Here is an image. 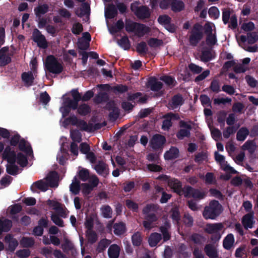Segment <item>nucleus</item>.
Returning a JSON list of instances; mask_svg holds the SVG:
<instances>
[{"mask_svg":"<svg viewBox=\"0 0 258 258\" xmlns=\"http://www.w3.org/2000/svg\"><path fill=\"white\" fill-rule=\"evenodd\" d=\"M19 150L25 152L28 156L33 155V150L30 145H27L26 142L24 139H21L18 144Z\"/></svg>","mask_w":258,"mask_h":258,"instance_id":"29","label":"nucleus"},{"mask_svg":"<svg viewBox=\"0 0 258 258\" xmlns=\"http://www.w3.org/2000/svg\"><path fill=\"white\" fill-rule=\"evenodd\" d=\"M62 117L64 118L62 123L64 127H66L69 125L76 126L81 131H90L89 126L87 125V122L84 120L78 118L74 114L67 117L69 114H62Z\"/></svg>","mask_w":258,"mask_h":258,"instance_id":"5","label":"nucleus"},{"mask_svg":"<svg viewBox=\"0 0 258 258\" xmlns=\"http://www.w3.org/2000/svg\"><path fill=\"white\" fill-rule=\"evenodd\" d=\"M109 100V96L106 92H100L93 98L94 102L96 104L106 102Z\"/></svg>","mask_w":258,"mask_h":258,"instance_id":"40","label":"nucleus"},{"mask_svg":"<svg viewBox=\"0 0 258 258\" xmlns=\"http://www.w3.org/2000/svg\"><path fill=\"white\" fill-rule=\"evenodd\" d=\"M253 216L251 213L245 215L242 219V223L245 229L251 228L253 224Z\"/></svg>","mask_w":258,"mask_h":258,"instance_id":"33","label":"nucleus"},{"mask_svg":"<svg viewBox=\"0 0 258 258\" xmlns=\"http://www.w3.org/2000/svg\"><path fill=\"white\" fill-rule=\"evenodd\" d=\"M5 242L8 244V246L6 248V250L11 252H13L19 244L18 240L13 237L12 234H7L4 238Z\"/></svg>","mask_w":258,"mask_h":258,"instance_id":"14","label":"nucleus"},{"mask_svg":"<svg viewBox=\"0 0 258 258\" xmlns=\"http://www.w3.org/2000/svg\"><path fill=\"white\" fill-rule=\"evenodd\" d=\"M125 205L128 209H130L134 212H137L138 211V204L131 200H126Z\"/></svg>","mask_w":258,"mask_h":258,"instance_id":"58","label":"nucleus"},{"mask_svg":"<svg viewBox=\"0 0 258 258\" xmlns=\"http://www.w3.org/2000/svg\"><path fill=\"white\" fill-rule=\"evenodd\" d=\"M58 176L57 172L51 171L46 177V180L50 187L57 186V180Z\"/></svg>","mask_w":258,"mask_h":258,"instance_id":"31","label":"nucleus"},{"mask_svg":"<svg viewBox=\"0 0 258 258\" xmlns=\"http://www.w3.org/2000/svg\"><path fill=\"white\" fill-rule=\"evenodd\" d=\"M70 191L75 195L79 194L80 190V182L77 179L76 176H75L72 183L70 185Z\"/></svg>","mask_w":258,"mask_h":258,"instance_id":"38","label":"nucleus"},{"mask_svg":"<svg viewBox=\"0 0 258 258\" xmlns=\"http://www.w3.org/2000/svg\"><path fill=\"white\" fill-rule=\"evenodd\" d=\"M76 15L80 18L83 17L85 15H90V7L88 3H83L81 5V13L78 14L76 13Z\"/></svg>","mask_w":258,"mask_h":258,"instance_id":"44","label":"nucleus"},{"mask_svg":"<svg viewBox=\"0 0 258 258\" xmlns=\"http://www.w3.org/2000/svg\"><path fill=\"white\" fill-rule=\"evenodd\" d=\"M117 42L118 45L124 50H128L131 47L130 41L127 36H123Z\"/></svg>","mask_w":258,"mask_h":258,"instance_id":"51","label":"nucleus"},{"mask_svg":"<svg viewBox=\"0 0 258 258\" xmlns=\"http://www.w3.org/2000/svg\"><path fill=\"white\" fill-rule=\"evenodd\" d=\"M79 179L82 181H86L90 178V173L88 169L82 168L78 172Z\"/></svg>","mask_w":258,"mask_h":258,"instance_id":"48","label":"nucleus"},{"mask_svg":"<svg viewBox=\"0 0 258 258\" xmlns=\"http://www.w3.org/2000/svg\"><path fill=\"white\" fill-rule=\"evenodd\" d=\"M70 136L73 142L80 143L82 141L81 133L77 130H72L70 132Z\"/></svg>","mask_w":258,"mask_h":258,"instance_id":"55","label":"nucleus"},{"mask_svg":"<svg viewBox=\"0 0 258 258\" xmlns=\"http://www.w3.org/2000/svg\"><path fill=\"white\" fill-rule=\"evenodd\" d=\"M13 225L12 221L8 219L2 217L0 218V235L3 232H8Z\"/></svg>","mask_w":258,"mask_h":258,"instance_id":"21","label":"nucleus"},{"mask_svg":"<svg viewBox=\"0 0 258 258\" xmlns=\"http://www.w3.org/2000/svg\"><path fill=\"white\" fill-rule=\"evenodd\" d=\"M19 168L15 163H9L6 166L7 172L12 175L15 176L18 174Z\"/></svg>","mask_w":258,"mask_h":258,"instance_id":"47","label":"nucleus"},{"mask_svg":"<svg viewBox=\"0 0 258 258\" xmlns=\"http://www.w3.org/2000/svg\"><path fill=\"white\" fill-rule=\"evenodd\" d=\"M168 184L174 192L179 196L184 195V188H182V183L178 179L171 178L168 180Z\"/></svg>","mask_w":258,"mask_h":258,"instance_id":"12","label":"nucleus"},{"mask_svg":"<svg viewBox=\"0 0 258 258\" xmlns=\"http://www.w3.org/2000/svg\"><path fill=\"white\" fill-rule=\"evenodd\" d=\"M203 26L197 23L192 27L189 37V42L191 46H196L203 39Z\"/></svg>","mask_w":258,"mask_h":258,"instance_id":"7","label":"nucleus"},{"mask_svg":"<svg viewBox=\"0 0 258 258\" xmlns=\"http://www.w3.org/2000/svg\"><path fill=\"white\" fill-rule=\"evenodd\" d=\"M94 169L96 172L103 177H106L109 174V169L107 164L103 161H99L95 165Z\"/></svg>","mask_w":258,"mask_h":258,"instance_id":"19","label":"nucleus"},{"mask_svg":"<svg viewBox=\"0 0 258 258\" xmlns=\"http://www.w3.org/2000/svg\"><path fill=\"white\" fill-rule=\"evenodd\" d=\"M83 30L82 25L80 23H76L74 24L72 32L75 35H79Z\"/></svg>","mask_w":258,"mask_h":258,"instance_id":"64","label":"nucleus"},{"mask_svg":"<svg viewBox=\"0 0 258 258\" xmlns=\"http://www.w3.org/2000/svg\"><path fill=\"white\" fill-rule=\"evenodd\" d=\"M125 30L128 32H134L139 37H143L150 32V28L145 25L132 21H127L125 26Z\"/></svg>","mask_w":258,"mask_h":258,"instance_id":"3","label":"nucleus"},{"mask_svg":"<svg viewBox=\"0 0 258 258\" xmlns=\"http://www.w3.org/2000/svg\"><path fill=\"white\" fill-rule=\"evenodd\" d=\"M223 225L221 223L207 224L205 231L208 234H214L220 232L223 228Z\"/></svg>","mask_w":258,"mask_h":258,"instance_id":"22","label":"nucleus"},{"mask_svg":"<svg viewBox=\"0 0 258 258\" xmlns=\"http://www.w3.org/2000/svg\"><path fill=\"white\" fill-rule=\"evenodd\" d=\"M247 35V42L249 44H253L258 40V35L255 32H248Z\"/></svg>","mask_w":258,"mask_h":258,"instance_id":"62","label":"nucleus"},{"mask_svg":"<svg viewBox=\"0 0 258 258\" xmlns=\"http://www.w3.org/2000/svg\"><path fill=\"white\" fill-rule=\"evenodd\" d=\"M234 235L232 233L228 234L224 239L223 246L226 250H230L234 243Z\"/></svg>","mask_w":258,"mask_h":258,"instance_id":"36","label":"nucleus"},{"mask_svg":"<svg viewBox=\"0 0 258 258\" xmlns=\"http://www.w3.org/2000/svg\"><path fill=\"white\" fill-rule=\"evenodd\" d=\"M159 206L154 204H149L146 206L143 209V214H147L150 213L151 212H157L159 210Z\"/></svg>","mask_w":258,"mask_h":258,"instance_id":"50","label":"nucleus"},{"mask_svg":"<svg viewBox=\"0 0 258 258\" xmlns=\"http://www.w3.org/2000/svg\"><path fill=\"white\" fill-rule=\"evenodd\" d=\"M167 115L163 116L165 119L163 121L162 125V128L164 131H168L170 127L172 126V123L171 122L172 117H179V114H166Z\"/></svg>","mask_w":258,"mask_h":258,"instance_id":"24","label":"nucleus"},{"mask_svg":"<svg viewBox=\"0 0 258 258\" xmlns=\"http://www.w3.org/2000/svg\"><path fill=\"white\" fill-rule=\"evenodd\" d=\"M170 223L168 221H166L164 223V225L160 226L159 228L160 231L163 235L164 241H167L171 238L170 233L168 231V229L170 228Z\"/></svg>","mask_w":258,"mask_h":258,"instance_id":"25","label":"nucleus"},{"mask_svg":"<svg viewBox=\"0 0 258 258\" xmlns=\"http://www.w3.org/2000/svg\"><path fill=\"white\" fill-rule=\"evenodd\" d=\"M135 15L140 20L148 19L151 17V12L147 6H141Z\"/></svg>","mask_w":258,"mask_h":258,"instance_id":"20","label":"nucleus"},{"mask_svg":"<svg viewBox=\"0 0 258 258\" xmlns=\"http://www.w3.org/2000/svg\"><path fill=\"white\" fill-rule=\"evenodd\" d=\"M185 8L184 3L181 0H172L171 10L174 13L180 12Z\"/></svg>","mask_w":258,"mask_h":258,"instance_id":"35","label":"nucleus"},{"mask_svg":"<svg viewBox=\"0 0 258 258\" xmlns=\"http://www.w3.org/2000/svg\"><path fill=\"white\" fill-rule=\"evenodd\" d=\"M142 94L140 92L128 94L127 96L128 101H133L134 103L136 101L138 102L143 104L146 102L147 97L146 96H142Z\"/></svg>","mask_w":258,"mask_h":258,"instance_id":"28","label":"nucleus"},{"mask_svg":"<svg viewBox=\"0 0 258 258\" xmlns=\"http://www.w3.org/2000/svg\"><path fill=\"white\" fill-rule=\"evenodd\" d=\"M163 83L155 77H151L147 83L148 87L154 92L160 91L163 88Z\"/></svg>","mask_w":258,"mask_h":258,"instance_id":"18","label":"nucleus"},{"mask_svg":"<svg viewBox=\"0 0 258 258\" xmlns=\"http://www.w3.org/2000/svg\"><path fill=\"white\" fill-rule=\"evenodd\" d=\"M100 119L96 114H94L91 119L89 120L88 123L87 122V125L89 126L90 131H84L88 133H93L97 130L101 129L102 127L105 126L107 124L106 121H103L102 122H100Z\"/></svg>","mask_w":258,"mask_h":258,"instance_id":"9","label":"nucleus"},{"mask_svg":"<svg viewBox=\"0 0 258 258\" xmlns=\"http://www.w3.org/2000/svg\"><path fill=\"white\" fill-rule=\"evenodd\" d=\"M132 241L134 246H140L142 242V237L141 233L140 232H135L132 236Z\"/></svg>","mask_w":258,"mask_h":258,"instance_id":"49","label":"nucleus"},{"mask_svg":"<svg viewBox=\"0 0 258 258\" xmlns=\"http://www.w3.org/2000/svg\"><path fill=\"white\" fill-rule=\"evenodd\" d=\"M106 102V108L109 111H111L110 113H120L119 109L113 100L108 101Z\"/></svg>","mask_w":258,"mask_h":258,"instance_id":"53","label":"nucleus"},{"mask_svg":"<svg viewBox=\"0 0 258 258\" xmlns=\"http://www.w3.org/2000/svg\"><path fill=\"white\" fill-rule=\"evenodd\" d=\"M160 80L164 82L170 88L173 87L176 83L175 79L170 76L163 75L160 77Z\"/></svg>","mask_w":258,"mask_h":258,"instance_id":"43","label":"nucleus"},{"mask_svg":"<svg viewBox=\"0 0 258 258\" xmlns=\"http://www.w3.org/2000/svg\"><path fill=\"white\" fill-rule=\"evenodd\" d=\"M16 156L14 149H12L9 146L6 147L3 153V159L7 160L8 163H15Z\"/></svg>","mask_w":258,"mask_h":258,"instance_id":"13","label":"nucleus"},{"mask_svg":"<svg viewBox=\"0 0 258 258\" xmlns=\"http://www.w3.org/2000/svg\"><path fill=\"white\" fill-rule=\"evenodd\" d=\"M21 78L26 86H31L33 85L34 77L32 71L23 73L21 75Z\"/></svg>","mask_w":258,"mask_h":258,"instance_id":"26","label":"nucleus"},{"mask_svg":"<svg viewBox=\"0 0 258 258\" xmlns=\"http://www.w3.org/2000/svg\"><path fill=\"white\" fill-rule=\"evenodd\" d=\"M32 40L39 48L46 49L48 47V42L45 36L37 28L34 29L32 33Z\"/></svg>","mask_w":258,"mask_h":258,"instance_id":"10","label":"nucleus"},{"mask_svg":"<svg viewBox=\"0 0 258 258\" xmlns=\"http://www.w3.org/2000/svg\"><path fill=\"white\" fill-rule=\"evenodd\" d=\"M45 69L49 73L58 75L63 70L62 63L59 62L53 55H48L45 60Z\"/></svg>","mask_w":258,"mask_h":258,"instance_id":"4","label":"nucleus"},{"mask_svg":"<svg viewBox=\"0 0 258 258\" xmlns=\"http://www.w3.org/2000/svg\"><path fill=\"white\" fill-rule=\"evenodd\" d=\"M34 187L40 189L42 191H45L48 189V185L42 180H39L34 182L33 185L31 186V189L33 191H34L33 189Z\"/></svg>","mask_w":258,"mask_h":258,"instance_id":"42","label":"nucleus"},{"mask_svg":"<svg viewBox=\"0 0 258 258\" xmlns=\"http://www.w3.org/2000/svg\"><path fill=\"white\" fill-rule=\"evenodd\" d=\"M86 236L89 243L93 244L97 239V236L96 232L93 230L86 231Z\"/></svg>","mask_w":258,"mask_h":258,"instance_id":"60","label":"nucleus"},{"mask_svg":"<svg viewBox=\"0 0 258 258\" xmlns=\"http://www.w3.org/2000/svg\"><path fill=\"white\" fill-rule=\"evenodd\" d=\"M230 9H224L222 11V21L224 24H227L229 21L231 17Z\"/></svg>","mask_w":258,"mask_h":258,"instance_id":"63","label":"nucleus"},{"mask_svg":"<svg viewBox=\"0 0 258 258\" xmlns=\"http://www.w3.org/2000/svg\"><path fill=\"white\" fill-rule=\"evenodd\" d=\"M49 10V6L46 4L38 6L34 8V11L36 17H40L42 15L47 13Z\"/></svg>","mask_w":258,"mask_h":258,"instance_id":"37","label":"nucleus"},{"mask_svg":"<svg viewBox=\"0 0 258 258\" xmlns=\"http://www.w3.org/2000/svg\"><path fill=\"white\" fill-rule=\"evenodd\" d=\"M16 161L17 163L22 167H25L28 164V160L26 156L20 152L17 154Z\"/></svg>","mask_w":258,"mask_h":258,"instance_id":"52","label":"nucleus"},{"mask_svg":"<svg viewBox=\"0 0 258 258\" xmlns=\"http://www.w3.org/2000/svg\"><path fill=\"white\" fill-rule=\"evenodd\" d=\"M71 93L73 98L67 97L64 99L62 105L59 108L61 113H70L72 110H75L78 107L80 101V92L77 89H73Z\"/></svg>","mask_w":258,"mask_h":258,"instance_id":"1","label":"nucleus"},{"mask_svg":"<svg viewBox=\"0 0 258 258\" xmlns=\"http://www.w3.org/2000/svg\"><path fill=\"white\" fill-rule=\"evenodd\" d=\"M249 134V130L245 127H242L237 133L236 139L239 141H244Z\"/></svg>","mask_w":258,"mask_h":258,"instance_id":"41","label":"nucleus"},{"mask_svg":"<svg viewBox=\"0 0 258 258\" xmlns=\"http://www.w3.org/2000/svg\"><path fill=\"white\" fill-rule=\"evenodd\" d=\"M112 224L113 221L109 222L107 225V228L111 230L112 227H113L115 235L120 236L125 233L126 231V225L123 222L114 223L113 226Z\"/></svg>","mask_w":258,"mask_h":258,"instance_id":"11","label":"nucleus"},{"mask_svg":"<svg viewBox=\"0 0 258 258\" xmlns=\"http://www.w3.org/2000/svg\"><path fill=\"white\" fill-rule=\"evenodd\" d=\"M179 153V150L177 147H171L169 150L164 154V158L165 160L175 159L178 157Z\"/></svg>","mask_w":258,"mask_h":258,"instance_id":"30","label":"nucleus"},{"mask_svg":"<svg viewBox=\"0 0 258 258\" xmlns=\"http://www.w3.org/2000/svg\"><path fill=\"white\" fill-rule=\"evenodd\" d=\"M201 60L207 62L212 59V54L210 49H204L202 51L201 55Z\"/></svg>","mask_w":258,"mask_h":258,"instance_id":"46","label":"nucleus"},{"mask_svg":"<svg viewBox=\"0 0 258 258\" xmlns=\"http://www.w3.org/2000/svg\"><path fill=\"white\" fill-rule=\"evenodd\" d=\"M163 41L155 38H151L148 41V44L151 47H157L163 44Z\"/></svg>","mask_w":258,"mask_h":258,"instance_id":"59","label":"nucleus"},{"mask_svg":"<svg viewBox=\"0 0 258 258\" xmlns=\"http://www.w3.org/2000/svg\"><path fill=\"white\" fill-rule=\"evenodd\" d=\"M119 247L115 244H112L108 249V254L110 258H118L119 254Z\"/></svg>","mask_w":258,"mask_h":258,"instance_id":"39","label":"nucleus"},{"mask_svg":"<svg viewBox=\"0 0 258 258\" xmlns=\"http://www.w3.org/2000/svg\"><path fill=\"white\" fill-rule=\"evenodd\" d=\"M145 220L143 222V225L144 228L147 230H150L153 228L152 224L156 222L158 218L155 213H148L145 214Z\"/></svg>","mask_w":258,"mask_h":258,"instance_id":"16","label":"nucleus"},{"mask_svg":"<svg viewBox=\"0 0 258 258\" xmlns=\"http://www.w3.org/2000/svg\"><path fill=\"white\" fill-rule=\"evenodd\" d=\"M109 241L107 239H103L98 243L97 250L99 252H103L109 245Z\"/></svg>","mask_w":258,"mask_h":258,"instance_id":"57","label":"nucleus"},{"mask_svg":"<svg viewBox=\"0 0 258 258\" xmlns=\"http://www.w3.org/2000/svg\"><path fill=\"white\" fill-rule=\"evenodd\" d=\"M208 14L211 18L217 19L219 17L220 12L216 7L213 6L209 9Z\"/></svg>","mask_w":258,"mask_h":258,"instance_id":"61","label":"nucleus"},{"mask_svg":"<svg viewBox=\"0 0 258 258\" xmlns=\"http://www.w3.org/2000/svg\"><path fill=\"white\" fill-rule=\"evenodd\" d=\"M77 113H91V107L87 103H82L78 104Z\"/></svg>","mask_w":258,"mask_h":258,"instance_id":"56","label":"nucleus"},{"mask_svg":"<svg viewBox=\"0 0 258 258\" xmlns=\"http://www.w3.org/2000/svg\"><path fill=\"white\" fill-rule=\"evenodd\" d=\"M117 9L113 4H109L106 9L105 16L107 19H112L117 15Z\"/></svg>","mask_w":258,"mask_h":258,"instance_id":"32","label":"nucleus"},{"mask_svg":"<svg viewBox=\"0 0 258 258\" xmlns=\"http://www.w3.org/2000/svg\"><path fill=\"white\" fill-rule=\"evenodd\" d=\"M162 239L161 234L157 232L151 234L148 238V243L151 247L156 246Z\"/></svg>","mask_w":258,"mask_h":258,"instance_id":"34","label":"nucleus"},{"mask_svg":"<svg viewBox=\"0 0 258 258\" xmlns=\"http://www.w3.org/2000/svg\"><path fill=\"white\" fill-rule=\"evenodd\" d=\"M222 206L215 200L210 202L209 205L205 207L203 212V217L206 219H215L223 211Z\"/></svg>","mask_w":258,"mask_h":258,"instance_id":"2","label":"nucleus"},{"mask_svg":"<svg viewBox=\"0 0 258 258\" xmlns=\"http://www.w3.org/2000/svg\"><path fill=\"white\" fill-rule=\"evenodd\" d=\"M207 195L206 191H202L197 188H194L189 185L184 186V197L185 198L192 197L195 199L202 200Z\"/></svg>","mask_w":258,"mask_h":258,"instance_id":"8","label":"nucleus"},{"mask_svg":"<svg viewBox=\"0 0 258 258\" xmlns=\"http://www.w3.org/2000/svg\"><path fill=\"white\" fill-rule=\"evenodd\" d=\"M136 51L140 54H145L148 51V47L145 41H142L137 44Z\"/></svg>","mask_w":258,"mask_h":258,"instance_id":"54","label":"nucleus"},{"mask_svg":"<svg viewBox=\"0 0 258 258\" xmlns=\"http://www.w3.org/2000/svg\"><path fill=\"white\" fill-rule=\"evenodd\" d=\"M9 51V47L7 46L3 47L0 49V67H5L9 64L11 61V57L6 54V53Z\"/></svg>","mask_w":258,"mask_h":258,"instance_id":"17","label":"nucleus"},{"mask_svg":"<svg viewBox=\"0 0 258 258\" xmlns=\"http://www.w3.org/2000/svg\"><path fill=\"white\" fill-rule=\"evenodd\" d=\"M170 217L173 223L178 224L181 220V216L179 208L175 206L173 207L169 212Z\"/></svg>","mask_w":258,"mask_h":258,"instance_id":"27","label":"nucleus"},{"mask_svg":"<svg viewBox=\"0 0 258 258\" xmlns=\"http://www.w3.org/2000/svg\"><path fill=\"white\" fill-rule=\"evenodd\" d=\"M166 139L165 136L159 134L154 135L149 141V146L153 151L161 153L165 145Z\"/></svg>","mask_w":258,"mask_h":258,"instance_id":"6","label":"nucleus"},{"mask_svg":"<svg viewBox=\"0 0 258 258\" xmlns=\"http://www.w3.org/2000/svg\"><path fill=\"white\" fill-rule=\"evenodd\" d=\"M204 251L209 258H218L219 253L217 248L211 244H207L205 246Z\"/></svg>","mask_w":258,"mask_h":258,"instance_id":"23","label":"nucleus"},{"mask_svg":"<svg viewBox=\"0 0 258 258\" xmlns=\"http://www.w3.org/2000/svg\"><path fill=\"white\" fill-rule=\"evenodd\" d=\"M34 240L32 237H23L20 240V244L23 247L29 248L32 247L34 244Z\"/></svg>","mask_w":258,"mask_h":258,"instance_id":"45","label":"nucleus"},{"mask_svg":"<svg viewBox=\"0 0 258 258\" xmlns=\"http://www.w3.org/2000/svg\"><path fill=\"white\" fill-rule=\"evenodd\" d=\"M184 103V99L181 94L178 93L173 96L168 104L170 109H175L182 105Z\"/></svg>","mask_w":258,"mask_h":258,"instance_id":"15","label":"nucleus"}]
</instances>
